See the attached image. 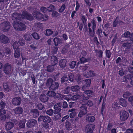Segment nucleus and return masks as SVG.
Instances as JSON below:
<instances>
[{
    "instance_id": "13",
    "label": "nucleus",
    "mask_w": 133,
    "mask_h": 133,
    "mask_svg": "<svg viewBox=\"0 0 133 133\" xmlns=\"http://www.w3.org/2000/svg\"><path fill=\"white\" fill-rule=\"evenodd\" d=\"M22 14L17 13H14L12 15V20H22Z\"/></svg>"
},
{
    "instance_id": "60",
    "label": "nucleus",
    "mask_w": 133,
    "mask_h": 133,
    "mask_svg": "<svg viewBox=\"0 0 133 133\" xmlns=\"http://www.w3.org/2000/svg\"><path fill=\"white\" fill-rule=\"evenodd\" d=\"M19 44L21 46H23L25 44V41L23 39H20L18 41Z\"/></svg>"
},
{
    "instance_id": "37",
    "label": "nucleus",
    "mask_w": 133,
    "mask_h": 133,
    "mask_svg": "<svg viewBox=\"0 0 133 133\" xmlns=\"http://www.w3.org/2000/svg\"><path fill=\"white\" fill-rule=\"evenodd\" d=\"M25 119L20 121L19 124V127L21 128H23L25 127Z\"/></svg>"
},
{
    "instance_id": "36",
    "label": "nucleus",
    "mask_w": 133,
    "mask_h": 133,
    "mask_svg": "<svg viewBox=\"0 0 133 133\" xmlns=\"http://www.w3.org/2000/svg\"><path fill=\"white\" fill-rule=\"evenodd\" d=\"M119 103L123 107H125L127 105L126 102L123 98H121L120 99Z\"/></svg>"
},
{
    "instance_id": "4",
    "label": "nucleus",
    "mask_w": 133,
    "mask_h": 133,
    "mask_svg": "<svg viewBox=\"0 0 133 133\" xmlns=\"http://www.w3.org/2000/svg\"><path fill=\"white\" fill-rule=\"evenodd\" d=\"M69 80L70 82H73L74 80V75L72 73L65 75L61 78V82L62 83L67 82Z\"/></svg>"
},
{
    "instance_id": "44",
    "label": "nucleus",
    "mask_w": 133,
    "mask_h": 133,
    "mask_svg": "<svg viewBox=\"0 0 133 133\" xmlns=\"http://www.w3.org/2000/svg\"><path fill=\"white\" fill-rule=\"evenodd\" d=\"M81 19L84 24V26L85 25H86V22L87 20V17L83 15L81 16Z\"/></svg>"
},
{
    "instance_id": "38",
    "label": "nucleus",
    "mask_w": 133,
    "mask_h": 133,
    "mask_svg": "<svg viewBox=\"0 0 133 133\" xmlns=\"http://www.w3.org/2000/svg\"><path fill=\"white\" fill-rule=\"evenodd\" d=\"M80 89L79 86L77 85L72 86L71 88V90L73 91H77L79 90Z\"/></svg>"
},
{
    "instance_id": "11",
    "label": "nucleus",
    "mask_w": 133,
    "mask_h": 133,
    "mask_svg": "<svg viewBox=\"0 0 133 133\" xmlns=\"http://www.w3.org/2000/svg\"><path fill=\"white\" fill-rule=\"evenodd\" d=\"M11 65L9 63L5 64L4 67L3 71L6 74H9L11 73Z\"/></svg>"
},
{
    "instance_id": "3",
    "label": "nucleus",
    "mask_w": 133,
    "mask_h": 133,
    "mask_svg": "<svg viewBox=\"0 0 133 133\" xmlns=\"http://www.w3.org/2000/svg\"><path fill=\"white\" fill-rule=\"evenodd\" d=\"M38 121L39 122L43 121V122L45 123L44 124H43V126L44 127H46L48 126V123H50L51 120L50 117L47 116H41L38 117Z\"/></svg>"
},
{
    "instance_id": "50",
    "label": "nucleus",
    "mask_w": 133,
    "mask_h": 133,
    "mask_svg": "<svg viewBox=\"0 0 133 133\" xmlns=\"http://www.w3.org/2000/svg\"><path fill=\"white\" fill-rule=\"evenodd\" d=\"M70 90V87H67L63 90V93L65 94H68Z\"/></svg>"
},
{
    "instance_id": "64",
    "label": "nucleus",
    "mask_w": 133,
    "mask_h": 133,
    "mask_svg": "<svg viewBox=\"0 0 133 133\" xmlns=\"http://www.w3.org/2000/svg\"><path fill=\"white\" fill-rule=\"evenodd\" d=\"M36 107L39 110H42L43 109L44 106L41 103H39L37 105Z\"/></svg>"
},
{
    "instance_id": "10",
    "label": "nucleus",
    "mask_w": 133,
    "mask_h": 133,
    "mask_svg": "<svg viewBox=\"0 0 133 133\" xmlns=\"http://www.w3.org/2000/svg\"><path fill=\"white\" fill-rule=\"evenodd\" d=\"M80 98H82L83 100H86L89 99L88 97L85 96L84 95L82 92H80L78 95L73 96L71 99L73 100H76Z\"/></svg>"
},
{
    "instance_id": "32",
    "label": "nucleus",
    "mask_w": 133,
    "mask_h": 133,
    "mask_svg": "<svg viewBox=\"0 0 133 133\" xmlns=\"http://www.w3.org/2000/svg\"><path fill=\"white\" fill-rule=\"evenodd\" d=\"M31 112L32 113L34 117L38 116L39 115L38 111L37 109H32L31 110Z\"/></svg>"
},
{
    "instance_id": "28",
    "label": "nucleus",
    "mask_w": 133,
    "mask_h": 133,
    "mask_svg": "<svg viewBox=\"0 0 133 133\" xmlns=\"http://www.w3.org/2000/svg\"><path fill=\"white\" fill-rule=\"evenodd\" d=\"M66 61L65 59L61 60L59 62V65L61 68H64L66 66Z\"/></svg>"
},
{
    "instance_id": "51",
    "label": "nucleus",
    "mask_w": 133,
    "mask_h": 133,
    "mask_svg": "<svg viewBox=\"0 0 133 133\" xmlns=\"http://www.w3.org/2000/svg\"><path fill=\"white\" fill-rule=\"evenodd\" d=\"M105 53L106 57L109 58H110L111 56V53L109 50H106L105 51Z\"/></svg>"
},
{
    "instance_id": "31",
    "label": "nucleus",
    "mask_w": 133,
    "mask_h": 133,
    "mask_svg": "<svg viewBox=\"0 0 133 133\" xmlns=\"http://www.w3.org/2000/svg\"><path fill=\"white\" fill-rule=\"evenodd\" d=\"M40 99L41 101L45 102L48 100V98L45 95H41L40 96Z\"/></svg>"
},
{
    "instance_id": "62",
    "label": "nucleus",
    "mask_w": 133,
    "mask_h": 133,
    "mask_svg": "<svg viewBox=\"0 0 133 133\" xmlns=\"http://www.w3.org/2000/svg\"><path fill=\"white\" fill-rule=\"evenodd\" d=\"M40 10L43 13H46L48 11V9L42 6L40 8Z\"/></svg>"
},
{
    "instance_id": "30",
    "label": "nucleus",
    "mask_w": 133,
    "mask_h": 133,
    "mask_svg": "<svg viewBox=\"0 0 133 133\" xmlns=\"http://www.w3.org/2000/svg\"><path fill=\"white\" fill-rule=\"evenodd\" d=\"M133 75L131 74H128L124 76L123 77V81L126 82L127 79H131V80L132 79Z\"/></svg>"
},
{
    "instance_id": "45",
    "label": "nucleus",
    "mask_w": 133,
    "mask_h": 133,
    "mask_svg": "<svg viewBox=\"0 0 133 133\" xmlns=\"http://www.w3.org/2000/svg\"><path fill=\"white\" fill-rule=\"evenodd\" d=\"M54 65L52 64L47 66V71L49 72H52L54 70Z\"/></svg>"
},
{
    "instance_id": "48",
    "label": "nucleus",
    "mask_w": 133,
    "mask_h": 133,
    "mask_svg": "<svg viewBox=\"0 0 133 133\" xmlns=\"http://www.w3.org/2000/svg\"><path fill=\"white\" fill-rule=\"evenodd\" d=\"M58 48L57 47L53 46L52 48L51 52L53 54H56L58 50Z\"/></svg>"
},
{
    "instance_id": "61",
    "label": "nucleus",
    "mask_w": 133,
    "mask_h": 133,
    "mask_svg": "<svg viewBox=\"0 0 133 133\" xmlns=\"http://www.w3.org/2000/svg\"><path fill=\"white\" fill-rule=\"evenodd\" d=\"M5 53L6 54H10L11 53V50L10 48L8 47H6L4 49V50Z\"/></svg>"
},
{
    "instance_id": "2",
    "label": "nucleus",
    "mask_w": 133,
    "mask_h": 133,
    "mask_svg": "<svg viewBox=\"0 0 133 133\" xmlns=\"http://www.w3.org/2000/svg\"><path fill=\"white\" fill-rule=\"evenodd\" d=\"M14 28L18 30L22 31L26 29L25 25L21 22L17 21H14L12 23Z\"/></svg>"
},
{
    "instance_id": "24",
    "label": "nucleus",
    "mask_w": 133,
    "mask_h": 133,
    "mask_svg": "<svg viewBox=\"0 0 133 133\" xmlns=\"http://www.w3.org/2000/svg\"><path fill=\"white\" fill-rule=\"evenodd\" d=\"M51 61L52 64L54 65H55L58 63L57 57L54 55L51 57Z\"/></svg>"
},
{
    "instance_id": "9",
    "label": "nucleus",
    "mask_w": 133,
    "mask_h": 133,
    "mask_svg": "<svg viewBox=\"0 0 133 133\" xmlns=\"http://www.w3.org/2000/svg\"><path fill=\"white\" fill-rule=\"evenodd\" d=\"M62 105V103L61 102L57 103L55 105L54 107V114L56 115L60 113L61 110V108Z\"/></svg>"
},
{
    "instance_id": "21",
    "label": "nucleus",
    "mask_w": 133,
    "mask_h": 133,
    "mask_svg": "<svg viewBox=\"0 0 133 133\" xmlns=\"http://www.w3.org/2000/svg\"><path fill=\"white\" fill-rule=\"evenodd\" d=\"M33 16L37 19L39 20L41 16H42V14L40 12L37 11H34L32 13Z\"/></svg>"
},
{
    "instance_id": "58",
    "label": "nucleus",
    "mask_w": 133,
    "mask_h": 133,
    "mask_svg": "<svg viewBox=\"0 0 133 133\" xmlns=\"http://www.w3.org/2000/svg\"><path fill=\"white\" fill-rule=\"evenodd\" d=\"M131 95V94L128 91L124 92L123 95V97L125 98H127L128 97Z\"/></svg>"
},
{
    "instance_id": "14",
    "label": "nucleus",
    "mask_w": 133,
    "mask_h": 133,
    "mask_svg": "<svg viewBox=\"0 0 133 133\" xmlns=\"http://www.w3.org/2000/svg\"><path fill=\"white\" fill-rule=\"evenodd\" d=\"M9 41L8 37L3 34L0 36V42L4 44L8 43Z\"/></svg>"
},
{
    "instance_id": "49",
    "label": "nucleus",
    "mask_w": 133,
    "mask_h": 133,
    "mask_svg": "<svg viewBox=\"0 0 133 133\" xmlns=\"http://www.w3.org/2000/svg\"><path fill=\"white\" fill-rule=\"evenodd\" d=\"M46 114L50 116H52L54 113L53 110L51 109L47 110L46 111Z\"/></svg>"
},
{
    "instance_id": "17",
    "label": "nucleus",
    "mask_w": 133,
    "mask_h": 133,
    "mask_svg": "<svg viewBox=\"0 0 133 133\" xmlns=\"http://www.w3.org/2000/svg\"><path fill=\"white\" fill-rule=\"evenodd\" d=\"M129 42H127L124 43L122 44V47L125 49L124 51L125 52H127L129 49L131 48V45L130 44V41H128Z\"/></svg>"
},
{
    "instance_id": "22",
    "label": "nucleus",
    "mask_w": 133,
    "mask_h": 133,
    "mask_svg": "<svg viewBox=\"0 0 133 133\" xmlns=\"http://www.w3.org/2000/svg\"><path fill=\"white\" fill-rule=\"evenodd\" d=\"M123 35L125 37L129 38V40L128 39V41H130V43H133V39L132 37H131V34H130V32L129 31H128L125 32Z\"/></svg>"
},
{
    "instance_id": "35",
    "label": "nucleus",
    "mask_w": 133,
    "mask_h": 133,
    "mask_svg": "<svg viewBox=\"0 0 133 133\" xmlns=\"http://www.w3.org/2000/svg\"><path fill=\"white\" fill-rule=\"evenodd\" d=\"M14 55L16 58H18L20 57V53L19 49H17L15 50Z\"/></svg>"
},
{
    "instance_id": "23",
    "label": "nucleus",
    "mask_w": 133,
    "mask_h": 133,
    "mask_svg": "<svg viewBox=\"0 0 133 133\" xmlns=\"http://www.w3.org/2000/svg\"><path fill=\"white\" fill-rule=\"evenodd\" d=\"M85 120L88 123L93 122L95 120V117L92 115L89 116L85 118Z\"/></svg>"
},
{
    "instance_id": "6",
    "label": "nucleus",
    "mask_w": 133,
    "mask_h": 133,
    "mask_svg": "<svg viewBox=\"0 0 133 133\" xmlns=\"http://www.w3.org/2000/svg\"><path fill=\"white\" fill-rule=\"evenodd\" d=\"M79 112L78 115V117L81 118L83 116L85 115L87 113V108L86 105L82 104L79 108Z\"/></svg>"
},
{
    "instance_id": "27",
    "label": "nucleus",
    "mask_w": 133,
    "mask_h": 133,
    "mask_svg": "<svg viewBox=\"0 0 133 133\" xmlns=\"http://www.w3.org/2000/svg\"><path fill=\"white\" fill-rule=\"evenodd\" d=\"M14 111L15 114L19 115L23 112V109L20 107H17L14 109Z\"/></svg>"
},
{
    "instance_id": "43",
    "label": "nucleus",
    "mask_w": 133,
    "mask_h": 133,
    "mask_svg": "<svg viewBox=\"0 0 133 133\" xmlns=\"http://www.w3.org/2000/svg\"><path fill=\"white\" fill-rule=\"evenodd\" d=\"M31 35L35 39L38 40L40 38L39 35L36 32H34L31 34Z\"/></svg>"
},
{
    "instance_id": "52",
    "label": "nucleus",
    "mask_w": 133,
    "mask_h": 133,
    "mask_svg": "<svg viewBox=\"0 0 133 133\" xmlns=\"http://www.w3.org/2000/svg\"><path fill=\"white\" fill-rule=\"evenodd\" d=\"M57 115H55L54 117V119L55 120H58L61 119V115L60 113L57 114Z\"/></svg>"
},
{
    "instance_id": "57",
    "label": "nucleus",
    "mask_w": 133,
    "mask_h": 133,
    "mask_svg": "<svg viewBox=\"0 0 133 133\" xmlns=\"http://www.w3.org/2000/svg\"><path fill=\"white\" fill-rule=\"evenodd\" d=\"M88 61V59L84 57H82L81 58L80 60V62L81 63H84Z\"/></svg>"
},
{
    "instance_id": "41",
    "label": "nucleus",
    "mask_w": 133,
    "mask_h": 133,
    "mask_svg": "<svg viewBox=\"0 0 133 133\" xmlns=\"http://www.w3.org/2000/svg\"><path fill=\"white\" fill-rule=\"evenodd\" d=\"M46 95L48 96H49L50 97H54V96L56 95V93L54 91H48Z\"/></svg>"
},
{
    "instance_id": "20",
    "label": "nucleus",
    "mask_w": 133,
    "mask_h": 133,
    "mask_svg": "<svg viewBox=\"0 0 133 133\" xmlns=\"http://www.w3.org/2000/svg\"><path fill=\"white\" fill-rule=\"evenodd\" d=\"M14 125V123L12 122H6L5 125V129L6 130H9L13 127Z\"/></svg>"
},
{
    "instance_id": "25",
    "label": "nucleus",
    "mask_w": 133,
    "mask_h": 133,
    "mask_svg": "<svg viewBox=\"0 0 133 133\" xmlns=\"http://www.w3.org/2000/svg\"><path fill=\"white\" fill-rule=\"evenodd\" d=\"M59 87V84L57 82H55L51 85L50 87V89L52 90H55L57 89Z\"/></svg>"
},
{
    "instance_id": "34",
    "label": "nucleus",
    "mask_w": 133,
    "mask_h": 133,
    "mask_svg": "<svg viewBox=\"0 0 133 133\" xmlns=\"http://www.w3.org/2000/svg\"><path fill=\"white\" fill-rule=\"evenodd\" d=\"M53 83V80L51 78H49L46 80V85L50 88L51 85Z\"/></svg>"
},
{
    "instance_id": "54",
    "label": "nucleus",
    "mask_w": 133,
    "mask_h": 133,
    "mask_svg": "<svg viewBox=\"0 0 133 133\" xmlns=\"http://www.w3.org/2000/svg\"><path fill=\"white\" fill-rule=\"evenodd\" d=\"M48 16L47 15H42V16L40 17L39 20L42 21H46L48 19Z\"/></svg>"
},
{
    "instance_id": "5",
    "label": "nucleus",
    "mask_w": 133,
    "mask_h": 133,
    "mask_svg": "<svg viewBox=\"0 0 133 133\" xmlns=\"http://www.w3.org/2000/svg\"><path fill=\"white\" fill-rule=\"evenodd\" d=\"M10 28V23L7 21L4 22L1 24L0 28L3 32L8 31Z\"/></svg>"
},
{
    "instance_id": "42",
    "label": "nucleus",
    "mask_w": 133,
    "mask_h": 133,
    "mask_svg": "<svg viewBox=\"0 0 133 133\" xmlns=\"http://www.w3.org/2000/svg\"><path fill=\"white\" fill-rule=\"evenodd\" d=\"M34 26L37 29H41L42 27V24L40 23H35L34 25Z\"/></svg>"
},
{
    "instance_id": "29",
    "label": "nucleus",
    "mask_w": 133,
    "mask_h": 133,
    "mask_svg": "<svg viewBox=\"0 0 133 133\" xmlns=\"http://www.w3.org/2000/svg\"><path fill=\"white\" fill-rule=\"evenodd\" d=\"M55 45L57 46L58 44L62 43V39L57 37L55 38L54 39Z\"/></svg>"
},
{
    "instance_id": "19",
    "label": "nucleus",
    "mask_w": 133,
    "mask_h": 133,
    "mask_svg": "<svg viewBox=\"0 0 133 133\" xmlns=\"http://www.w3.org/2000/svg\"><path fill=\"white\" fill-rule=\"evenodd\" d=\"M84 75L86 77H89L94 76L95 74L93 71L88 70L84 74Z\"/></svg>"
},
{
    "instance_id": "53",
    "label": "nucleus",
    "mask_w": 133,
    "mask_h": 133,
    "mask_svg": "<svg viewBox=\"0 0 133 133\" xmlns=\"http://www.w3.org/2000/svg\"><path fill=\"white\" fill-rule=\"evenodd\" d=\"M24 38L27 41H29L31 40L32 38V37L29 34H27L25 35L24 36Z\"/></svg>"
},
{
    "instance_id": "16",
    "label": "nucleus",
    "mask_w": 133,
    "mask_h": 133,
    "mask_svg": "<svg viewBox=\"0 0 133 133\" xmlns=\"http://www.w3.org/2000/svg\"><path fill=\"white\" fill-rule=\"evenodd\" d=\"M68 112H71L70 114L69 117L71 118L75 117L76 116L78 113V110L74 108H72L69 110Z\"/></svg>"
},
{
    "instance_id": "12",
    "label": "nucleus",
    "mask_w": 133,
    "mask_h": 133,
    "mask_svg": "<svg viewBox=\"0 0 133 133\" xmlns=\"http://www.w3.org/2000/svg\"><path fill=\"white\" fill-rule=\"evenodd\" d=\"M22 18L26 19L29 20H32L33 18L32 16L26 11H24L23 12Z\"/></svg>"
},
{
    "instance_id": "40",
    "label": "nucleus",
    "mask_w": 133,
    "mask_h": 133,
    "mask_svg": "<svg viewBox=\"0 0 133 133\" xmlns=\"http://www.w3.org/2000/svg\"><path fill=\"white\" fill-rule=\"evenodd\" d=\"M53 33V31L50 29H47L45 30V35L47 36H49Z\"/></svg>"
},
{
    "instance_id": "39",
    "label": "nucleus",
    "mask_w": 133,
    "mask_h": 133,
    "mask_svg": "<svg viewBox=\"0 0 133 133\" xmlns=\"http://www.w3.org/2000/svg\"><path fill=\"white\" fill-rule=\"evenodd\" d=\"M102 30L101 28H99L96 32V34L99 36L100 37H103V35L102 34Z\"/></svg>"
},
{
    "instance_id": "46",
    "label": "nucleus",
    "mask_w": 133,
    "mask_h": 133,
    "mask_svg": "<svg viewBox=\"0 0 133 133\" xmlns=\"http://www.w3.org/2000/svg\"><path fill=\"white\" fill-rule=\"evenodd\" d=\"M76 64V62L75 61H72L70 62L69 65L70 68L72 69H74L75 67Z\"/></svg>"
},
{
    "instance_id": "15",
    "label": "nucleus",
    "mask_w": 133,
    "mask_h": 133,
    "mask_svg": "<svg viewBox=\"0 0 133 133\" xmlns=\"http://www.w3.org/2000/svg\"><path fill=\"white\" fill-rule=\"evenodd\" d=\"M21 99L20 97H16L14 98L12 100L13 104L16 105H19L21 103Z\"/></svg>"
},
{
    "instance_id": "33",
    "label": "nucleus",
    "mask_w": 133,
    "mask_h": 133,
    "mask_svg": "<svg viewBox=\"0 0 133 133\" xmlns=\"http://www.w3.org/2000/svg\"><path fill=\"white\" fill-rule=\"evenodd\" d=\"M95 51L97 56L100 58L102 57L103 52L102 50H95Z\"/></svg>"
},
{
    "instance_id": "47",
    "label": "nucleus",
    "mask_w": 133,
    "mask_h": 133,
    "mask_svg": "<svg viewBox=\"0 0 133 133\" xmlns=\"http://www.w3.org/2000/svg\"><path fill=\"white\" fill-rule=\"evenodd\" d=\"M84 93L88 96H90V95H93L94 94L93 92L90 90H87L85 91Z\"/></svg>"
},
{
    "instance_id": "8",
    "label": "nucleus",
    "mask_w": 133,
    "mask_h": 133,
    "mask_svg": "<svg viewBox=\"0 0 133 133\" xmlns=\"http://www.w3.org/2000/svg\"><path fill=\"white\" fill-rule=\"evenodd\" d=\"M95 125L89 123L85 127V131L87 133H92L95 128Z\"/></svg>"
},
{
    "instance_id": "1",
    "label": "nucleus",
    "mask_w": 133,
    "mask_h": 133,
    "mask_svg": "<svg viewBox=\"0 0 133 133\" xmlns=\"http://www.w3.org/2000/svg\"><path fill=\"white\" fill-rule=\"evenodd\" d=\"M91 23H92V31L90 27L91 26V23L89 22L88 24V32H89L90 36L91 37H93L95 36V30L96 27V21L94 20H93L91 21Z\"/></svg>"
},
{
    "instance_id": "18",
    "label": "nucleus",
    "mask_w": 133,
    "mask_h": 133,
    "mask_svg": "<svg viewBox=\"0 0 133 133\" xmlns=\"http://www.w3.org/2000/svg\"><path fill=\"white\" fill-rule=\"evenodd\" d=\"M37 121L35 119H32L28 121L26 123V125L28 128L33 127L37 123Z\"/></svg>"
},
{
    "instance_id": "56",
    "label": "nucleus",
    "mask_w": 133,
    "mask_h": 133,
    "mask_svg": "<svg viewBox=\"0 0 133 133\" xmlns=\"http://www.w3.org/2000/svg\"><path fill=\"white\" fill-rule=\"evenodd\" d=\"M85 104V105H87L89 107H91L93 105V103L90 100L86 101Z\"/></svg>"
},
{
    "instance_id": "63",
    "label": "nucleus",
    "mask_w": 133,
    "mask_h": 133,
    "mask_svg": "<svg viewBox=\"0 0 133 133\" xmlns=\"http://www.w3.org/2000/svg\"><path fill=\"white\" fill-rule=\"evenodd\" d=\"M48 11L50 12H52L54 9V6L51 4L50 6L48 7Z\"/></svg>"
},
{
    "instance_id": "7",
    "label": "nucleus",
    "mask_w": 133,
    "mask_h": 133,
    "mask_svg": "<svg viewBox=\"0 0 133 133\" xmlns=\"http://www.w3.org/2000/svg\"><path fill=\"white\" fill-rule=\"evenodd\" d=\"M119 115L120 119L122 121L126 120L129 116L128 113L123 110H122L120 111Z\"/></svg>"
},
{
    "instance_id": "26",
    "label": "nucleus",
    "mask_w": 133,
    "mask_h": 133,
    "mask_svg": "<svg viewBox=\"0 0 133 133\" xmlns=\"http://www.w3.org/2000/svg\"><path fill=\"white\" fill-rule=\"evenodd\" d=\"M3 88L4 91L5 92H9L11 90V89L9 87L8 84L6 83L3 84Z\"/></svg>"
},
{
    "instance_id": "59",
    "label": "nucleus",
    "mask_w": 133,
    "mask_h": 133,
    "mask_svg": "<svg viewBox=\"0 0 133 133\" xmlns=\"http://www.w3.org/2000/svg\"><path fill=\"white\" fill-rule=\"evenodd\" d=\"M18 44L17 42H15L13 44L12 46L13 48L14 49H19L18 47Z\"/></svg>"
},
{
    "instance_id": "55",
    "label": "nucleus",
    "mask_w": 133,
    "mask_h": 133,
    "mask_svg": "<svg viewBox=\"0 0 133 133\" xmlns=\"http://www.w3.org/2000/svg\"><path fill=\"white\" fill-rule=\"evenodd\" d=\"M118 17H117L115 20L112 23V25L113 27H116L118 24Z\"/></svg>"
}]
</instances>
